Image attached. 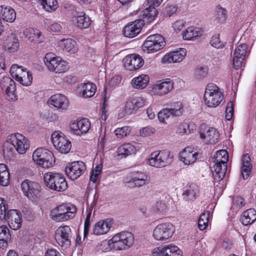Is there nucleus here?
Returning <instances> with one entry per match:
<instances>
[{
    "mask_svg": "<svg viewBox=\"0 0 256 256\" xmlns=\"http://www.w3.org/2000/svg\"><path fill=\"white\" fill-rule=\"evenodd\" d=\"M134 242L133 234L128 232H122L114 235L108 241H104L102 246L106 247L104 250L109 251L114 249L116 250H127Z\"/></svg>",
    "mask_w": 256,
    "mask_h": 256,
    "instance_id": "1",
    "label": "nucleus"
},
{
    "mask_svg": "<svg viewBox=\"0 0 256 256\" xmlns=\"http://www.w3.org/2000/svg\"><path fill=\"white\" fill-rule=\"evenodd\" d=\"M76 210L75 206L70 204H63L51 211V218L58 222H65L74 218Z\"/></svg>",
    "mask_w": 256,
    "mask_h": 256,
    "instance_id": "2",
    "label": "nucleus"
},
{
    "mask_svg": "<svg viewBox=\"0 0 256 256\" xmlns=\"http://www.w3.org/2000/svg\"><path fill=\"white\" fill-rule=\"evenodd\" d=\"M45 185L50 190L64 192L68 188V184L64 176L56 172H48L44 174Z\"/></svg>",
    "mask_w": 256,
    "mask_h": 256,
    "instance_id": "3",
    "label": "nucleus"
},
{
    "mask_svg": "<svg viewBox=\"0 0 256 256\" xmlns=\"http://www.w3.org/2000/svg\"><path fill=\"white\" fill-rule=\"evenodd\" d=\"M224 96L218 86L214 84H208L204 94L205 104L210 108H216L222 100Z\"/></svg>",
    "mask_w": 256,
    "mask_h": 256,
    "instance_id": "4",
    "label": "nucleus"
},
{
    "mask_svg": "<svg viewBox=\"0 0 256 256\" xmlns=\"http://www.w3.org/2000/svg\"><path fill=\"white\" fill-rule=\"evenodd\" d=\"M32 159L37 164L44 168L52 166L55 162L53 153L42 148H38L34 152Z\"/></svg>",
    "mask_w": 256,
    "mask_h": 256,
    "instance_id": "5",
    "label": "nucleus"
},
{
    "mask_svg": "<svg viewBox=\"0 0 256 256\" xmlns=\"http://www.w3.org/2000/svg\"><path fill=\"white\" fill-rule=\"evenodd\" d=\"M44 62L48 68L56 73H62L67 71L69 66L60 57L56 56L53 53H47L44 58Z\"/></svg>",
    "mask_w": 256,
    "mask_h": 256,
    "instance_id": "6",
    "label": "nucleus"
},
{
    "mask_svg": "<svg viewBox=\"0 0 256 256\" xmlns=\"http://www.w3.org/2000/svg\"><path fill=\"white\" fill-rule=\"evenodd\" d=\"M175 228L172 224L162 223L155 227L152 232V237L157 241L168 240L174 232Z\"/></svg>",
    "mask_w": 256,
    "mask_h": 256,
    "instance_id": "7",
    "label": "nucleus"
},
{
    "mask_svg": "<svg viewBox=\"0 0 256 256\" xmlns=\"http://www.w3.org/2000/svg\"><path fill=\"white\" fill-rule=\"evenodd\" d=\"M165 45L164 38L159 34L148 36L144 43L142 47L144 51L148 53H152L161 50Z\"/></svg>",
    "mask_w": 256,
    "mask_h": 256,
    "instance_id": "8",
    "label": "nucleus"
},
{
    "mask_svg": "<svg viewBox=\"0 0 256 256\" xmlns=\"http://www.w3.org/2000/svg\"><path fill=\"white\" fill-rule=\"evenodd\" d=\"M51 140L54 148L60 153L67 154L70 150L71 142L62 132H54L52 134Z\"/></svg>",
    "mask_w": 256,
    "mask_h": 256,
    "instance_id": "9",
    "label": "nucleus"
},
{
    "mask_svg": "<svg viewBox=\"0 0 256 256\" xmlns=\"http://www.w3.org/2000/svg\"><path fill=\"white\" fill-rule=\"evenodd\" d=\"M21 188L28 199L36 200L40 196V186L35 182L26 180L21 184Z\"/></svg>",
    "mask_w": 256,
    "mask_h": 256,
    "instance_id": "10",
    "label": "nucleus"
},
{
    "mask_svg": "<svg viewBox=\"0 0 256 256\" xmlns=\"http://www.w3.org/2000/svg\"><path fill=\"white\" fill-rule=\"evenodd\" d=\"M72 232L68 226H60L55 233V239L58 244L62 247H68L71 244Z\"/></svg>",
    "mask_w": 256,
    "mask_h": 256,
    "instance_id": "11",
    "label": "nucleus"
},
{
    "mask_svg": "<svg viewBox=\"0 0 256 256\" xmlns=\"http://www.w3.org/2000/svg\"><path fill=\"white\" fill-rule=\"evenodd\" d=\"M146 104V100L142 96L132 98L126 102L123 111L118 114V116L122 117L126 114H130L134 112Z\"/></svg>",
    "mask_w": 256,
    "mask_h": 256,
    "instance_id": "12",
    "label": "nucleus"
},
{
    "mask_svg": "<svg viewBox=\"0 0 256 256\" xmlns=\"http://www.w3.org/2000/svg\"><path fill=\"white\" fill-rule=\"evenodd\" d=\"M200 137L206 143L215 144L218 142L220 134L216 128L202 125L200 130Z\"/></svg>",
    "mask_w": 256,
    "mask_h": 256,
    "instance_id": "13",
    "label": "nucleus"
},
{
    "mask_svg": "<svg viewBox=\"0 0 256 256\" xmlns=\"http://www.w3.org/2000/svg\"><path fill=\"white\" fill-rule=\"evenodd\" d=\"M86 170V165L82 162L76 161L67 166L65 172L68 177L72 180H75L84 173Z\"/></svg>",
    "mask_w": 256,
    "mask_h": 256,
    "instance_id": "14",
    "label": "nucleus"
},
{
    "mask_svg": "<svg viewBox=\"0 0 256 256\" xmlns=\"http://www.w3.org/2000/svg\"><path fill=\"white\" fill-rule=\"evenodd\" d=\"M173 88L174 82L172 80L163 79L152 86L151 93L154 95L162 96L168 94Z\"/></svg>",
    "mask_w": 256,
    "mask_h": 256,
    "instance_id": "15",
    "label": "nucleus"
},
{
    "mask_svg": "<svg viewBox=\"0 0 256 256\" xmlns=\"http://www.w3.org/2000/svg\"><path fill=\"white\" fill-rule=\"evenodd\" d=\"M10 140L15 146L16 150L20 154H24L30 147L28 139L22 134L16 133L10 136Z\"/></svg>",
    "mask_w": 256,
    "mask_h": 256,
    "instance_id": "16",
    "label": "nucleus"
},
{
    "mask_svg": "<svg viewBox=\"0 0 256 256\" xmlns=\"http://www.w3.org/2000/svg\"><path fill=\"white\" fill-rule=\"evenodd\" d=\"M2 88L4 90L6 98L10 101L18 99L16 86L14 81L10 77L4 78L1 82Z\"/></svg>",
    "mask_w": 256,
    "mask_h": 256,
    "instance_id": "17",
    "label": "nucleus"
},
{
    "mask_svg": "<svg viewBox=\"0 0 256 256\" xmlns=\"http://www.w3.org/2000/svg\"><path fill=\"white\" fill-rule=\"evenodd\" d=\"M124 68L129 70H135L141 68L144 64L142 57L136 54L128 55L123 60Z\"/></svg>",
    "mask_w": 256,
    "mask_h": 256,
    "instance_id": "18",
    "label": "nucleus"
},
{
    "mask_svg": "<svg viewBox=\"0 0 256 256\" xmlns=\"http://www.w3.org/2000/svg\"><path fill=\"white\" fill-rule=\"evenodd\" d=\"M4 220L8 221L9 226L13 230H19L22 226V218L20 212L16 210H10L7 212Z\"/></svg>",
    "mask_w": 256,
    "mask_h": 256,
    "instance_id": "19",
    "label": "nucleus"
},
{
    "mask_svg": "<svg viewBox=\"0 0 256 256\" xmlns=\"http://www.w3.org/2000/svg\"><path fill=\"white\" fill-rule=\"evenodd\" d=\"M48 103L60 112L67 110L69 106V101L67 98L62 94L52 95L48 100Z\"/></svg>",
    "mask_w": 256,
    "mask_h": 256,
    "instance_id": "20",
    "label": "nucleus"
},
{
    "mask_svg": "<svg viewBox=\"0 0 256 256\" xmlns=\"http://www.w3.org/2000/svg\"><path fill=\"white\" fill-rule=\"evenodd\" d=\"M247 49L246 44H239L236 48L233 56V66L236 69L242 66L247 54Z\"/></svg>",
    "mask_w": 256,
    "mask_h": 256,
    "instance_id": "21",
    "label": "nucleus"
},
{
    "mask_svg": "<svg viewBox=\"0 0 256 256\" xmlns=\"http://www.w3.org/2000/svg\"><path fill=\"white\" fill-rule=\"evenodd\" d=\"M144 26L142 20H136L128 23L124 28L122 33L126 37L132 38L136 36L140 32Z\"/></svg>",
    "mask_w": 256,
    "mask_h": 256,
    "instance_id": "22",
    "label": "nucleus"
},
{
    "mask_svg": "<svg viewBox=\"0 0 256 256\" xmlns=\"http://www.w3.org/2000/svg\"><path fill=\"white\" fill-rule=\"evenodd\" d=\"M186 55V50L180 48L178 50L170 52L164 55L162 62L163 63H174L181 62Z\"/></svg>",
    "mask_w": 256,
    "mask_h": 256,
    "instance_id": "23",
    "label": "nucleus"
},
{
    "mask_svg": "<svg viewBox=\"0 0 256 256\" xmlns=\"http://www.w3.org/2000/svg\"><path fill=\"white\" fill-rule=\"evenodd\" d=\"M90 123L88 118H82L72 122L70 125L71 130L76 135L86 133L90 130Z\"/></svg>",
    "mask_w": 256,
    "mask_h": 256,
    "instance_id": "24",
    "label": "nucleus"
},
{
    "mask_svg": "<svg viewBox=\"0 0 256 256\" xmlns=\"http://www.w3.org/2000/svg\"><path fill=\"white\" fill-rule=\"evenodd\" d=\"M198 153L191 147H186L180 153V161L186 165H190L194 163L197 160Z\"/></svg>",
    "mask_w": 256,
    "mask_h": 256,
    "instance_id": "25",
    "label": "nucleus"
},
{
    "mask_svg": "<svg viewBox=\"0 0 256 256\" xmlns=\"http://www.w3.org/2000/svg\"><path fill=\"white\" fill-rule=\"evenodd\" d=\"M112 222L108 219L104 220H100L93 227V234L96 236L106 234L112 226Z\"/></svg>",
    "mask_w": 256,
    "mask_h": 256,
    "instance_id": "26",
    "label": "nucleus"
},
{
    "mask_svg": "<svg viewBox=\"0 0 256 256\" xmlns=\"http://www.w3.org/2000/svg\"><path fill=\"white\" fill-rule=\"evenodd\" d=\"M2 46L6 51L10 53H14L19 48V40L15 35L10 34L4 40Z\"/></svg>",
    "mask_w": 256,
    "mask_h": 256,
    "instance_id": "27",
    "label": "nucleus"
},
{
    "mask_svg": "<svg viewBox=\"0 0 256 256\" xmlns=\"http://www.w3.org/2000/svg\"><path fill=\"white\" fill-rule=\"evenodd\" d=\"M24 34L30 42L35 44H40L44 40L40 32L36 28H26L24 32Z\"/></svg>",
    "mask_w": 256,
    "mask_h": 256,
    "instance_id": "28",
    "label": "nucleus"
},
{
    "mask_svg": "<svg viewBox=\"0 0 256 256\" xmlns=\"http://www.w3.org/2000/svg\"><path fill=\"white\" fill-rule=\"evenodd\" d=\"M227 170V164L224 163L214 162L212 170V176L216 182L222 180Z\"/></svg>",
    "mask_w": 256,
    "mask_h": 256,
    "instance_id": "29",
    "label": "nucleus"
},
{
    "mask_svg": "<svg viewBox=\"0 0 256 256\" xmlns=\"http://www.w3.org/2000/svg\"><path fill=\"white\" fill-rule=\"evenodd\" d=\"M178 247L170 244L168 246H160L154 249L153 256H171L176 250H178Z\"/></svg>",
    "mask_w": 256,
    "mask_h": 256,
    "instance_id": "30",
    "label": "nucleus"
},
{
    "mask_svg": "<svg viewBox=\"0 0 256 256\" xmlns=\"http://www.w3.org/2000/svg\"><path fill=\"white\" fill-rule=\"evenodd\" d=\"M136 151V147L130 143L124 144L118 147L116 151L117 156L120 158L135 154Z\"/></svg>",
    "mask_w": 256,
    "mask_h": 256,
    "instance_id": "31",
    "label": "nucleus"
},
{
    "mask_svg": "<svg viewBox=\"0 0 256 256\" xmlns=\"http://www.w3.org/2000/svg\"><path fill=\"white\" fill-rule=\"evenodd\" d=\"M202 30L201 28L190 26L186 28L182 34V37L186 40H192L202 35Z\"/></svg>",
    "mask_w": 256,
    "mask_h": 256,
    "instance_id": "32",
    "label": "nucleus"
},
{
    "mask_svg": "<svg viewBox=\"0 0 256 256\" xmlns=\"http://www.w3.org/2000/svg\"><path fill=\"white\" fill-rule=\"evenodd\" d=\"M79 88H80V93L84 98H91L92 96L96 91V85L91 82L82 84Z\"/></svg>",
    "mask_w": 256,
    "mask_h": 256,
    "instance_id": "33",
    "label": "nucleus"
},
{
    "mask_svg": "<svg viewBox=\"0 0 256 256\" xmlns=\"http://www.w3.org/2000/svg\"><path fill=\"white\" fill-rule=\"evenodd\" d=\"M250 161V158L248 154H245L243 156L241 173L244 180L248 179L251 172L252 166Z\"/></svg>",
    "mask_w": 256,
    "mask_h": 256,
    "instance_id": "34",
    "label": "nucleus"
},
{
    "mask_svg": "<svg viewBox=\"0 0 256 256\" xmlns=\"http://www.w3.org/2000/svg\"><path fill=\"white\" fill-rule=\"evenodd\" d=\"M58 44L71 54H74L78 50L76 42L72 38L62 39L58 42Z\"/></svg>",
    "mask_w": 256,
    "mask_h": 256,
    "instance_id": "35",
    "label": "nucleus"
},
{
    "mask_svg": "<svg viewBox=\"0 0 256 256\" xmlns=\"http://www.w3.org/2000/svg\"><path fill=\"white\" fill-rule=\"evenodd\" d=\"M149 182L148 177L146 174L137 172L132 174L130 182H132L135 186L140 187L148 183Z\"/></svg>",
    "mask_w": 256,
    "mask_h": 256,
    "instance_id": "36",
    "label": "nucleus"
},
{
    "mask_svg": "<svg viewBox=\"0 0 256 256\" xmlns=\"http://www.w3.org/2000/svg\"><path fill=\"white\" fill-rule=\"evenodd\" d=\"M149 76L146 74H142L134 78L131 84L134 88L144 89L148 84Z\"/></svg>",
    "mask_w": 256,
    "mask_h": 256,
    "instance_id": "37",
    "label": "nucleus"
},
{
    "mask_svg": "<svg viewBox=\"0 0 256 256\" xmlns=\"http://www.w3.org/2000/svg\"><path fill=\"white\" fill-rule=\"evenodd\" d=\"M240 220L245 226L252 224L256 220V210L254 208H250L244 212Z\"/></svg>",
    "mask_w": 256,
    "mask_h": 256,
    "instance_id": "38",
    "label": "nucleus"
},
{
    "mask_svg": "<svg viewBox=\"0 0 256 256\" xmlns=\"http://www.w3.org/2000/svg\"><path fill=\"white\" fill-rule=\"evenodd\" d=\"M163 0H147L149 4L148 8L144 10L143 16H157L158 12L154 6H158Z\"/></svg>",
    "mask_w": 256,
    "mask_h": 256,
    "instance_id": "39",
    "label": "nucleus"
},
{
    "mask_svg": "<svg viewBox=\"0 0 256 256\" xmlns=\"http://www.w3.org/2000/svg\"><path fill=\"white\" fill-rule=\"evenodd\" d=\"M10 184V173L6 166L0 164V184L6 186Z\"/></svg>",
    "mask_w": 256,
    "mask_h": 256,
    "instance_id": "40",
    "label": "nucleus"
},
{
    "mask_svg": "<svg viewBox=\"0 0 256 256\" xmlns=\"http://www.w3.org/2000/svg\"><path fill=\"white\" fill-rule=\"evenodd\" d=\"M150 158L148 160V164L150 166L156 168H163L160 156L158 151H156L150 154Z\"/></svg>",
    "mask_w": 256,
    "mask_h": 256,
    "instance_id": "41",
    "label": "nucleus"
},
{
    "mask_svg": "<svg viewBox=\"0 0 256 256\" xmlns=\"http://www.w3.org/2000/svg\"><path fill=\"white\" fill-rule=\"evenodd\" d=\"M214 162L227 164L228 159V152L225 150H218L214 156Z\"/></svg>",
    "mask_w": 256,
    "mask_h": 256,
    "instance_id": "42",
    "label": "nucleus"
},
{
    "mask_svg": "<svg viewBox=\"0 0 256 256\" xmlns=\"http://www.w3.org/2000/svg\"><path fill=\"white\" fill-rule=\"evenodd\" d=\"M163 168L170 164L172 162L173 155L170 151L162 150L159 151Z\"/></svg>",
    "mask_w": 256,
    "mask_h": 256,
    "instance_id": "43",
    "label": "nucleus"
},
{
    "mask_svg": "<svg viewBox=\"0 0 256 256\" xmlns=\"http://www.w3.org/2000/svg\"><path fill=\"white\" fill-rule=\"evenodd\" d=\"M28 71L26 68H24L22 66H19L17 64L12 66L10 68L12 76L16 80L20 79L22 76L24 75V73Z\"/></svg>",
    "mask_w": 256,
    "mask_h": 256,
    "instance_id": "44",
    "label": "nucleus"
},
{
    "mask_svg": "<svg viewBox=\"0 0 256 256\" xmlns=\"http://www.w3.org/2000/svg\"><path fill=\"white\" fill-rule=\"evenodd\" d=\"M3 148V152L5 157L10 158L13 156L16 148L14 144L10 140V138L4 142Z\"/></svg>",
    "mask_w": 256,
    "mask_h": 256,
    "instance_id": "45",
    "label": "nucleus"
},
{
    "mask_svg": "<svg viewBox=\"0 0 256 256\" xmlns=\"http://www.w3.org/2000/svg\"><path fill=\"white\" fill-rule=\"evenodd\" d=\"M198 194V187L195 184L190 185L184 192V194L187 196L188 200L196 199Z\"/></svg>",
    "mask_w": 256,
    "mask_h": 256,
    "instance_id": "46",
    "label": "nucleus"
},
{
    "mask_svg": "<svg viewBox=\"0 0 256 256\" xmlns=\"http://www.w3.org/2000/svg\"><path fill=\"white\" fill-rule=\"evenodd\" d=\"M44 8L48 12L55 10L58 8L56 0H39Z\"/></svg>",
    "mask_w": 256,
    "mask_h": 256,
    "instance_id": "47",
    "label": "nucleus"
},
{
    "mask_svg": "<svg viewBox=\"0 0 256 256\" xmlns=\"http://www.w3.org/2000/svg\"><path fill=\"white\" fill-rule=\"evenodd\" d=\"M171 116L172 117V114L168 108L162 109L158 114L159 121L165 124H168V120Z\"/></svg>",
    "mask_w": 256,
    "mask_h": 256,
    "instance_id": "48",
    "label": "nucleus"
},
{
    "mask_svg": "<svg viewBox=\"0 0 256 256\" xmlns=\"http://www.w3.org/2000/svg\"><path fill=\"white\" fill-rule=\"evenodd\" d=\"M172 114V117L179 116H181L183 112V106L182 102H176L174 103L171 108H168Z\"/></svg>",
    "mask_w": 256,
    "mask_h": 256,
    "instance_id": "49",
    "label": "nucleus"
},
{
    "mask_svg": "<svg viewBox=\"0 0 256 256\" xmlns=\"http://www.w3.org/2000/svg\"><path fill=\"white\" fill-rule=\"evenodd\" d=\"M210 213L208 212H203L200 215L198 220V227L200 230H204L208 226Z\"/></svg>",
    "mask_w": 256,
    "mask_h": 256,
    "instance_id": "50",
    "label": "nucleus"
},
{
    "mask_svg": "<svg viewBox=\"0 0 256 256\" xmlns=\"http://www.w3.org/2000/svg\"><path fill=\"white\" fill-rule=\"evenodd\" d=\"M32 74L30 72L28 71L26 72H24V75L22 76L17 81L23 86H28L32 84Z\"/></svg>",
    "mask_w": 256,
    "mask_h": 256,
    "instance_id": "51",
    "label": "nucleus"
},
{
    "mask_svg": "<svg viewBox=\"0 0 256 256\" xmlns=\"http://www.w3.org/2000/svg\"><path fill=\"white\" fill-rule=\"evenodd\" d=\"M77 26L80 28H86L90 24V17H77Z\"/></svg>",
    "mask_w": 256,
    "mask_h": 256,
    "instance_id": "52",
    "label": "nucleus"
},
{
    "mask_svg": "<svg viewBox=\"0 0 256 256\" xmlns=\"http://www.w3.org/2000/svg\"><path fill=\"white\" fill-rule=\"evenodd\" d=\"M208 69L206 66L196 68L194 70V75L196 78L202 79L205 78L208 74Z\"/></svg>",
    "mask_w": 256,
    "mask_h": 256,
    "instance_id": "53",
    "label": "nucleus"
},
{
    "mask_svg": "<svg viewBox=\"0 0 256 256\" xmlns=\"http://www.w3.org/2000/svg\"><path fill=\"white\" fill-rule=\"evenodd\" d=\"M0 14L2 16H16L15 10L10 6H2L0 8Z\"/></svg>",
    "mask_w": 256,
    "mask_h": 256,
    "instance_id": "54",
    "label": "nucleus"
},
{
    "mask_svg": "<svg viewBox=\"0 0 256 256\" xmlns=\"http://www.w3.org/2000/svg\"><path fill=\"white\" fill-rule=\"evenodd\" d=\"M167 206L165 203L162 202H157L152 208L153 211L155 212L162 214L166 210Z\"/></svg>",
    "mask_w": 256,
    "mask_h": 256,
    "instance_id": "55",
    "label": "nucleus"
},
{
    "mask_svg": "<svg viewBox=\"0 0 256 256\" xmlns=\"http://www.w3.org/2000/svg\"><path fill=\"white\" fill-rule=\"evenodd\" d=\"M114 132L118 138H122L130 134V130L128 127L124 126L116 128Z\"/></svg>",
    "mask_w": 256,
    "mask_h": 256,
    "instance_id": "56",
    "label": "nucleus"
},
{
    "mask_svg": "<svg viewBox=\"0 0 256 256\" xmlns=\"http://www.w3.org/2000/svg\"><path fill=\"white\" fill-rule=\"evenodd\" d=\"M2 239L10 240V230L6 226L4 225L0 226V240Z\"/></svg>",
    "mask_w": 256,
    "mask_h": 256,
    "instance_id": "57",
    "label": "nucleus"
},
{
    "mask_svg": "<svg viewBox=\"0 0 256 256\" xmlns=\"http://www.w3.org/2000/svg\"><path fill=\"white\" fill-rule=\"evenodd\" d=\"M102 171V166L100 165L96 166L95 168L92 170L90 176V180L93 182H96L97 177L100 174Z\"/></svg>",
    "mask_w": 256,
    "mask_h": 256,
    "instance_id": "58",
    "label": "nucleus"
},
{
    "mask_svg": "<svg viewBox=\"0 0 256 256\" xmlns=\"http://www.w3.org/2000/svg\"><path fill=\"white\" fill-rule=\"evenodd\" d=\"M210 44L212 46L217 48H222L224 46L223 42L220 40L218 35L213 36L211 38Z\"/></svg>",
    "mask_w": 256,
    "mask_h": 256,
    "instance_id": "59",
    "label": "nucleus"
},
{
    "mask_svg": "<svg viewBox=\"0 0 256 256\" xmlns=\"http://www.w3.org/2000/svg\"><path fill=\"white\" fill-rule=\"evenodd\" d=\"M7 208L5 200L0 198V218L1 220L5 219L6 217Z\"/></svg>",
    "mask_w": 256,
    "mask_h": 256,
    "instance_id": "60",
    "label": "nucleus"
},
{
    "mask_svg": "<svg viewBox=\"0 0 256 256\" xmlns=\"http://www.w3.org/2000/svg\"><path fill=\"white\" fill-rule=\"evenodd\" d=\"M226 113V118L228 120H230L234 114V108L232 102H229L227 104Z\"/></svg>",
    "mask_w": 256,
    "mask_h": 256,
    "instance_id": "61",
    "label": "nucleus"
},
{
    "mask_svg": "<svg viewBox=\"0 0 256 256\" xmlns=\"http://www.w3.org/2000/svg\"><path fill=\"white\" fill-rule=\"evenodd\" d=\"M155 130L154 128L146 126L140 130V135L144 136H148L154 134Z\"/></svg>",
    "mask_w": 256,
    "mask_h": 256,
    "instance_id": "62",
    "label": "nucleus"
},
{
    "mask_svg": "<svg viewBox=\"0 0 256 256\" xmlns=\"http://www.w3.org/2000/svg\"><path fill=\"white\" fill-rule=\"evenodd\" d=\"M184 22L182 20H178L172 24V28L175 31L180 30L184 26Z\"/></svg>",
    "mask_w": 256,
    "mask_h": 256,
    "instance_id": "63",
    "label": "nucleus"
},
{
    "mask_svg": "<svg viewBox=\"0 0 256 256\" xmlns=\"http://www.w3.org/2000/svg\"><path fill=\"white\" fill-rule=\"evenodd\" d=\"M44 256H62V254L56 249L49 248L46 251Z\"/></svg>",
    "mask_w": 256,
    "mask_h": 256,
    "instance_id": "64",
    "label": "nucleus"
}]
</instances>
